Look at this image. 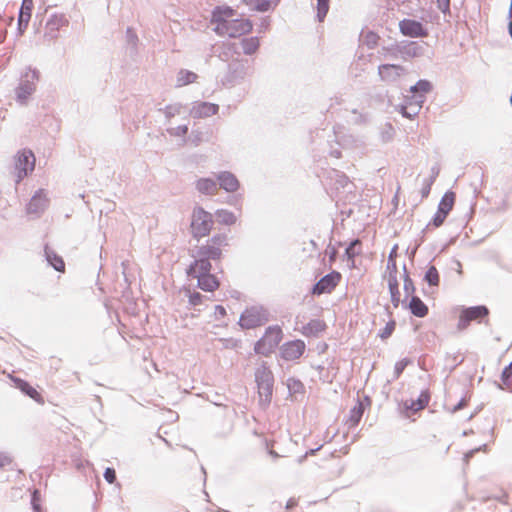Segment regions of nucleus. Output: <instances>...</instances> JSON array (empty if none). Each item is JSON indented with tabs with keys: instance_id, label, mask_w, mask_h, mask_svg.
<instances>
[{
	"instance_id": "nucleus-37",
	"label": "nucleus",
	"mask_w": 512,
	"mask_h": 512,
	"mask_svg": "<svg viewBox=\"0 0 512 512\" xmlns=\"http://www.w3.org/2000/svg\"><path fill=\"white\" fill-rule=\"evenodd\" d=\"M242 47L246 54H252L258 49L259 41L255 37L244 39L242 41Z\"/></svg>"
},
{
	"instance_id": "nucleus-23",
	"label": "nucleus",
	"mask_w": 512,
	"mask_h": 512,
	"mask_svg": "<svg viewBox=\"0 0 512 512\" xmlns=\"http://www.w3.org/2000/svg\"><path fill=\"white\" fill-rule=\"evenodd\" d=\"M218 180L220 187L227 192H235L239 188V182L237 178L229 172H223L219 174Z\"/></svg>"
},
{
	"instance_id": "nucleus-9",
	"label": "nucleus",
	"mask_w": 512,
	"mask_h": 512,
	"mask_svg": "<svg viewBox=\"0 0 512 512\" xmlns=\"http://www.w3.org/2000/svg\"><path fill=\"white\" fill-rule=\"evenodd\" d=\"M489 311L486 306H474L462 309L459 314L458 330H465L472 321H480L487 317Z\"/></svg>"
},
{
	"instance_id": "nucleus-27",
	"label": "nucleus",
	"mask_w": 512,
	"mask_h": 512,
	"mask_svg": "<svg viewBox=\"0 0 512 512\" xmlns=\"http://www.w3.org/2000/svg\"><path fill=\"white\" fill-rule=\"evenodd\" d=\"M196 187L199 192L207 195H214L217 193V184L210 178H201L197 181Z\"/></svg>"
},
{
	"instance_id": "nucleus-31",
	"label": "nucleus",
	"mask_w": 512,
	"mask_h": 512,
	"mask_svg": "<svg viewBox=\"0 0 512 512\" xmlns=\"http://www.w3.org/2000/svg\"><path fill=\"white\" fill-rule=\"evenodd\" d=\"M279 0H244V2L257 11H267L275 6Z\"/></svg>"
},
{
	"instance_id": "nucleus-26",
	"label": "nucleus",
	"mask_w": 512,
	"mask_h": 512,
	"mask_svg": "<svg viewBox=\"0 0 512 512\" xmlns=\"http://www.w3.org/2000/svg\"><path fill=\"white\" fill-rule=\"evenodd\" d=\"M198 79V75L192 71L181 69L177 73L176 86L183 87L192 83H195Z\"/></svg>"
},
{
	"instance_id": "nucleus-6",
	"label": "nucleus",
	"mask_w": 512,
	"mask_h": 512,
	"mask_svg": "<svg viewBox=\"0 0 512 512\" xmlns=\"http://www.w3.org/2000/svg\"><path fill=\"white\" fill-rule=\"evenodd\" d=\"M269 320L268 312L261 306L246 308L240 316L239 325L244 329H254Z\"/></svg>"
},
{
	"instance_id": "nucleus-29",
	"label": "nucleus",
	"mask_w": 512,
	"mask_h": 512,
	"mask_svg": "<svg viewBox=\"0 0 512 512\" xmlns=\"http://www.w3.org/2000/svg\"><path fill=\"white\" fill-rule=\"evenodd\" d=\"M45 254L48 262L59 272L65 271V263L61 256L57 255L54 251L46 247Z\"/></svg>"
},
{
	"instance_id": "nucleus-53",
	"label": "nucleus",
	"mask_w": 512,
	"mask_h": 512,
	"mask_svg": "<svg viewBox=\"0 0 512 512\" xmlns=\"http://www.w3.org/2000/svg\"><path fill=\"white\" fill-rule=\"evenodd\" d=\"M509 16L510 17L512 16V0H511L510 8H509Z\"/></svg>"
},
{
	"instance_id": "nucleus-43",
	"label": "nucleus",
	"mask_w": 512,
	"mask_h": 512,
	"mask_svg": "<svg viewBox=\"0 0 512 512\" xmlns=\"http://www.w3.org/2000/svg\"><path fill=\"white\" fill-rule=\"evenodd\" d=\"M299 504V501L297 498H290L285 506V509L287 512H291L294 508H297Z\"/></svg>"
},
{
	"instance_id": "nucleus-20",
	"label": "nucleus",
	"mask_w": 512,
	"mask_h": 512,
	"mask_svg": "<svg viewBox=\"0 0 512 512\" xmlns=\"http://www.w3.org/2000/svg\"><path fill=\"white\" fill-rule=\"evenodd\" d=\"M16 387L39 404H44L43 396L32 387L27 381L20 378L13 379Z\"/></svg>"
},
{
	"instance_id": "nucleus-19",
	"label": "nucleus",
	"mask_w": 512,
	"mask_h": 512,
	"mask_svg": "<svg viewBox=\"0 0 512 512\" xmlns=\"http://www.w3.org/2000/svg\"><path fill=\"white\" fill-rule=\"evenodd\" d=\"M327 328V325L322 319H313L304 325L300 332L306 337H317L323 333Z\"/></svg>"
},
{
	"instance_id": "nucleus-35",
	"label": "nucleus",
	"mask_w": 512,
	"mask_h": 512,
	"mask_svg": "<svg viewBox=\"0 0 512 512\" xmlns=\"http://www.w3.org/2000/svg\"><path fill=\"white\" fill-rule=\"evenodd\" d=\"M501 381L503 389L512 391V362L503 370Z\"/></svg>"
},
{
	"instance_id": "nucleus-52",
	"label": "nucleus",
	"mask_w": 512,
	"mask_h": 512,
	"mask_svg": "<svg viewBox=\"0 0 512 512\" xmlns=\"http://www.w3.org/2000/svg\"><path fill=\"white\" fill-rule=\"evenodd\" d=\"M509 33H510V35L512 37V21L509 24Z\"/></svg>"
},
{
	"instance_id": "nucleus-10",
	"label": "nucleus",
	"mask_w": 512,
	"mask_h": 512,
	"mask_svg": "<svg viewBox=\"0 0 512 512\" xmlns=\"http://www.w3.org/2000/svg\"><path fill=\"white\" fill-rule=\"evenodd\" d=\"M341 280V274L337 271L322 277L313 287L312 293L314 295H321L325 293H331Z\"/></svg>"
},
{
	"instance_id": "nucleus-13",
	"label": "nucleus",
	"mask_w": 512,
	"mask_h": 512,
	"mask_svg": "<svg viewBox=\"0 0 512 512\" xmlns=\"http://www.w3.org/2000/svg\"><path fill=\"white\" fill-rule=\"evenodd\" d=\"M49 199L43 189L38 190L27 205V213L39 215L48 206Z\"/></svg>"
},
{
	"instance_id": "nucleus-18",
	"label": "nucleus",
	"mask_w": 512,
	"mask_h": 512,
	"mask_svg": "<svg viewBox=\"0 0 512 512\" xmlns=\"http://www.w3.org/2000/svg\"><path fill=\"white\" fill-rule=\"evenodd\" d=\"M218 109H219V107L216 104L200 102V103H196L192 107L191 114L195 118L209 117V116L217 114Z\"/></svg>"
},
{
	"instance_id": "nucleus-25",
	"label": "nucleus",
	"mask_w": 512,
	"mask_h": 512,
	"mask_svg": "<svg viewBox=\"0 0 512 512\" xmlns=\"http://www.w3.org/2000/svg\"><path fill=\"white\" fill-rule=\"evenodd\" d=\"M411 313L419 318L425 317L428 312V306L417 296H413L409 303Z\"/></svg>"
},
{
	"instance_id": "nucleus-11",
	"label": "nucleus",
	"mask_w": 512,
	"mask_h": 512,
	"mask_svg": "<svg viewBox=\"0 0 512 512\" xmlns=\"http://www.w3.org/2000/svg\"><path fill=\"white\" fill-rule=\"evenodd\" d=\"M305 349L304 341L297 339L284 343L280 349V354L286 361H295L303 355Z\"/></svg>"
},
{
	"instance_id": "nucleus-2",
	"label": "nucleus",
	"mask_w": 512,
	"mask_h": 512,
	"mask_svg": "<svg viewBox=\"0 0 512 512\" xmlns=\"http://www.w3.org/2000/svg\"><path fill=\"white\" fill-rule=\"evenodd\" d=\"M283 331L278 325L269 326L263 336L255 343L254 351L263 356H270L282 341Z\"/></svg>"
},
{
	"instance_id": "nucleus-47",
	"label": "nucleus",
	"mask_w": 512,
	"mask_h": 512,
	"mask_svg": "<svg viewBox=\"0 0 512 512\" xmlns=\"http://www.w3.org/2000/svg\"><path fill=\"white\" fill-rule=\"evenodd\" d=\"M467 405V401L465 399H462L458 404L457 406H455V408L453 409L454 411H457L463 407H465Z\"/></svg>"
},
{
	"instance_id": "nucleus-28",
	"label": "nucleus",
	"mask_w": 512,
	"mask_h": 512,
	"mask_svg": "<svg viewBox=\"0 0 512 512\" xmlns=\"http://www.w3.org/2000/svg\"><path fill=\"white\" fill-rule=\"evenodd\" d=\"M431 83L427 80H419L414 86L411 87L410 91L415 95L412 96L413 99L422 98L424 100V95L431 90Z\"/></svg>"
},
{
	"instance_id": "nucleus-36",
	"label": "nucleus",
	"mask_w": 512,
	"mask_h": 512,
	"mask_svg": "<svg viewBox=\"0 0 512 512\" xmlns=\"http://www.w3.org/2000/svg\"><path fill=\"white\" fill-rule=\"evenodd\" d=\"M361 254V241L356 239L350 243V245L346 249V255L349 260L354 263V259L356 256Z\"/></svg>"
},
{
	"instance_id": "nucleus-38",
	"label": "nucleus",
	"mask_w": 512,
	"mask_h": 512,
	"mask_svg": "<svg viewBox=\"0 0 512 512\" xmlns=\"http://www.w3.org/2000/svg\"><path fill=\"white\" fill-rule=\"evenodd\" d=\"M425 280L432 286L439 285V273L435 266H430L425 274Z\"/></svg>"
},
{
	"instance_id": "nucleus-51",
	"label": "nucleus",
	"mask_w": 512,
	"mask_h": 512,
	"mask_svg": "<svg viewBox=\"0 0 512 512\" xmlns=\"http://www.w3.org/2000/svg\"><path fill=\"white\" fill-rule=\"evenodd\" d=\"M37 495H38V492H37V491H35V492L33 493V502H35V501L37 500Z\"/></svg>"
},
{
	"instance_id": "nucleus-45",
	"label": "nucleus",
	"mask_w": 512,
	"mask_h": 512,
	"mask_svg": "<svg viewBox=\"0 0 512 512\" xmlns=\"http://www.w3.org/2000/svg\"><path fill=\"white\" fill-rule=\"evenodd\" d=\"M437 4H438V7L439 9L443 12V13H446L449 11V8H450V0H437Z\"/></svg>"
},
{
	"instance_id": "nucleus-32",
	"label": "nucleus",
	"mask_w": 512,
	"mask_h": 512,
	"mask_svg": "<svg viewBox=\"0 0 512 512\" xmlns=\"http://www.w3.org/2000/svg\"><path fill=\"white\" fill-rule=\"evenodd\" d=\"M389 291L391 295V302L393 306L396 308L400 303V291L399 284L396 277H390L388 280Z\"/></svg>"
},
{
	"instance_id": "nucleus-54",
	"label": "nucleus",
	"mask_w": 512,
	"mask_h": 512,
	"mask_svg": "<svg viewBox=\"0 0 512 512\" xmlns=\"http://www.w3.org/2000/svg\"><path fill=\"white\" fill-rule=\"evenodd\" d=\"M187 131H188L187 126H184V127L182 128V132H183V134H186V133H187Z\"/></svg>"
},
{
	"instance_id": "nucleus-17",
	"label": "nucleus",
	"mask_w": 512,
	"mask_h": 512,
	"mask_svg": "<svg viewBox=\"0 0 512 512\" xmlns=\"http://www.w3.org/2000/svg\"><path fill=\"white\" fill-rule=\"evenodd\" d=\"M34 7L33 0H23L22 5L19 12V18H18V27L20 33H23V31L27 28L28 23L31 19L32 10Z\"/></svg>"
},
{
	"instance_id": "nucleus-49",
	"label": "nucleus",
	"mask_w": 512,
	"mask_h": 512,
	"mask_svg": "<svg viewBox=\"0 0 512 512\" xmlns=\"http://www.w3.org/2000/svg\"><path fill=\"white\" fill-rule=\"evenodd\" d=\"M269 454L274 458L279 457V454L276 451H274L272 448L269 450Z\"/></svg>"
},
{
	"instance_id": "nucleus-22",
	"label": "nucleus",
	"mask_w": 512,
	"mask_h": 512,
	"mask_svg": "<svg viewBox=\"0 0 512 512\" xmlns=\"http://www.w3.org/2000/svg\"><path fill=\"white\" fill-rule=\"evenodd\" d=\"M198 279V286L200 289L208 292H213L219 287V281L213 274L205 273L196 276Z\"/></svg>"
},
{
	"instance_id": "nucleus-30",
	"label": "nucleus",
	"mask_w": 512,
	"mask_h": 512,
	"mask_svg": "<svg viewBox=\"0 0 512 512\" xmlns=\"http://www.w3.org/2000/svg\"><path fill=\"white\" fill-rule=\"evenodd\" d=\"M454 203H455V193L452 191H448L443 195V197L438 205V210L441 212H444L448 215L449 212L453 209Z\"/></svg>"
},
{
	"instance_id": "nucleus-16",
	"label": "nucleus",
	"mask_w": 512,
	"mask_h": 512,
	"mask_svg": "<svg viewBox=\"0 0 512 512\" xmlns=\"http://www.w3.org/2000/svg\"><path fill=\"white\" fill-rule=\"evenodd\" d=\"M423 104V99H413L407 98L406 104L399 106V112L402 114L403 117L407 119H414L420 112Z\"/></svg>"
},
{
	"instance_id": "nucleus-39",
	"label": "nucleus",
	"mask_w": 512,
	"mask_h": 512,
	"mask_svg": "<svg viewBox=\"0 0 512 512\" xmlns=\"http://www.w3.org/2000/svg\"><path fill=\"white\" fill-rule=\"evenodd\" d=\"M395 328H396V321L394 319L389 320L386 323L385 327L380 331L379 337L382 340L388 339L395 331Z\"/></svg>"
},
{
	"instance_id": "nucleus-3",
	"label": "nucleus",
	"mask_w": 512,
	"mask_h": 512,
	"mask_svg": "<svg viewBox=\"0 0 512 512\" xmlns=\"http://www.w3.org/2000/svg\"><path fill=\"white\" fill-rule=\"evenodd\" d=\"M36 158L29 149H22L14 157L15 182L20 183L25 177L34 171Z\"/></svg>"
},
{
	"instance_id": "nucleus-40",
	"label": "nucleus",
	"mask_w": 512,
	"mask_h": 512,
	"mask_svg": "<svg viewBox=\"0 0 512 512\" xmlns=\"http://www.w3.org/2000/svg\"><path fill=\"white\" fill-rule=\"evenodd\" d=\"M329 1L330 0H317V16L320 21L324 19L329 10Z\"/></svg>"
},
{
	"instance_id": "nucleus-12",
	"label": "nucleus",
	"mask_w": 512,
	"mask_h": 512,
	"mask_svg": "<svg viewBox=\"0 0 512 512\" xmlns=\"http://www.w3.org/2000/svg\"><path fill=\"white\" fill-rule=\"evenodd\" d=\"M400 31L403 35L408 37H425L427 36V30L423 24L413 19H403L399 23Z\"/></svg>"
},
{
	"instance_id": "nucleus-7",
	"label": "nucleus",
	"mask_w": 512,
	"mask_h": 512,
	"mask_svg": "<svg viewBox=\"0 0 512 512\" xmlns=\"http://www.w3.org/2000/svg\"><path fill=\"white\" fill-rule=\"evenodd\" d=\"M39 79V73L36 69L28 68L22 76L21 82L16 89L17 100L24 104L26 100L35 91V83Z\"/></svg>"
},
{
	"instance_id": "nucleus-33",
	"label": "nucleus",
	"mask_w": 512,
	"mask_h": 512,
	"mask_svg": "<svg viewBox=\"0 0 512 512\" xmlns=\"http://www.w3.org/2000/svg\"><path fill=\"white\" fill-rule=\"evenodd\" d=\"M363 412H364L363 405L361 402H358V404L350 410V414H349L347 423L351 427L356 426L360 422Z\"/></svg>"
},
{
	"instance_id": "nucleus-50",
	"label": "nucleus",
	"mask_w": 512,
	"mask_h": 512,
	"mask_svg": "<svg viewBox=\"0 0 512 512\" xmlns=\"http://www.w3.org/2000/svg\"><path fill=\"white\" fill-rule=\"evenodd\" d=\"M7 461L6 458L0 456V468L5 465V462Z\"/></svg>"
},
{
	"instance_id": "nucleus-1",
	"label": "nucleus",
	"mask_w": 512,
	"mask_h": 512,
	"mask_svg": "<svg viewBox=\"0 0 512 512\" xmlns=\"http://www.w3.org/2000/svg\"><path fill=\"white\" fill-rule=\"evenodd\" d=\"M235 16V10L228 6L215 8L211 19L212 24L215 26V32L220 36L232 38L250 33L253 28L251 21L243 18H234Z\"/></svg>"
},
{
	"instance_id": "nucleus-8",
	"label": "nucleus",
	"mask_w": 512,
	"mask_h": 512,
	"mask_svg": "<svg viewBox=\"0 0 512 512\" xmlns=\"http://www.w3.org/2000/svg\"><path fill=\"white\" fill-rule=\"evenodd\" d=\"M226 237L217 235L212 237L206 245L199 248L198 256L205 257L209 260H219L222 255V247L226 246Z\"/></svg>"
},
{
	"instance_id": "nucleus-44",
	"label": "nucleus",
	"mask_w": 512,
	"mask_h": 512,
	"mask_svg": "<svg viewBox=\"0 0 512 512\" xmlns=\"http://www.w3.org/2000/svg\"><path fill=\"white\" fill-rule=\"evenodd\" d=\"M189 301L194 306L199 305L202 303V296L200 293L195 292L190 295Z\"/></svg>"
},
{
	"instance_id": "nucleus-48",
	"label": "nucleus",
	"mask_w": 512,
	"mask_h": 512,
	"mask_svg": "<svg viewBox=\"0 0 512 512\" xmlns=\"http://www.w3.org/2000/svg\"><path fill=\"white\" fill-rule=\"evenodd\" d=\"M431 183H428L427 187L423 190V196L427 197L430 192Z\"/></svg>"
},
{
	"instance_id": "nucleus-42",
	"label": "nucleus",
	"mask_w": 512,
	"mask_h": 512,
	"mask_svg": "<svg viewBox=\"0 0 512 512\" xmlns=\"http://www.w3.org/2000/svg\"><path fill=\"white\" fill-rule=\"evenodd\" d=\"M104 478L105 480L112 484L115 482L116 480V472L113 468H106L105 472H104Z\"/></svg>"
},
{
	"instance_id": "nucleus-4",
	"label": "nucleus",
	"mask_w": 512,
	"mask_h": 512,
	"mask_svg": "<svg viewBox=\"0 0 512 512\" xmlns=\"http://www.w3.org/2000/svg\"><path fill=\"white\" fill-rule=\"evenodd\" d=\"M255 378L258 387L260 402L267 405L271 401L273 393L274 377L270 368L263 364L257 368Z\"/></svg>"
},
{
	"instance_id": "nucleus-14",
	"label": "nucleus",
	"mask_w": 512,
	"mask_h": 512,
	"mask_svg": "<svg viewBox=\"0 0 512 512\" xmlns=\"http://www.w3.org/2000/svg\"><path fill=\"white\" fill-rule=\"evenodd\" d=\"M378 73L383 81L393 82L405 73V69L401 65L383 64L379 66Z\"/></svg>"
},
{
	"instance_id": "nucleus-21",
	"label": "nucleus",
	"mask_w": 512,
	"mask_h": 512,
	"mask_svg": "<svg viewBox=\"0 0 512 512\" xmlns=\"http://www.w3.org/2000/svg\"><path fill=\"white\" fill-rule=\"evenodd\" d=\"M198 257L199 258L196 259L188 269V274L192 277H196L200 274L209 273L212 268L209 259L201 256Z\"/></svg>"
},
{
	"instance_id": "nucleus-46",
	"label": "nucleus",
	"mask_w": 512,
	"mask_h": 512,
	"mask_svg": "<svg viewBox=\"0 0 512 512\" xmlns=\"http://www.w3.org/2000/svg\"><path fill=\"white\" fill-rule=\"evenodd\" d=\"M215 313L218 314L221 317H224L226 315V310L223 306L217 305L215 307Z\"/></svg>"
},
{
	"instance_id": "nucleus-15",
	"label": "nucleus",
	"mask_w": 512,
	"mask_h": 512,
	"mask_svg": "<svg viewBox=\"0 0 512 512\" xmlns=\"http://www.w3.org/2000/svg\"><path fill=\"white\" fill-rule=\"evenodd\" d=\"M430 395L427 391L421 392L416 400H406L403 403L406 416H410V412L415 413L423 410L429 403Z\"/></svg>"
},
{
	"instance_id": "nucleus-24",
	"label": "nucleus",
	"mask_w": 512,
	"mask_h": 512,
	"mask_svg": "<svg viewBox=\"0 0 512 512\" xmlns=\"http://www.w3.org/2000/svg\"><path fill=\"white\" fill-rule=\"evenodd\" d=\"M67 23L68 22L63 15H52L46 23V33H48L51 37H54L55 33L62 27L66 26Z\"/></svg>"
},
{
	"instance_id": "nucleus-34",
	"label": "nucleus",
	"mask_w": 512,
	"mask_h": 512,
	"mask_svg": "<svg viewBox=\"0 0 512 512\" xmlns=\"http://www.w3.org/2000/svg\"><path fill=\"white\" fill-rule=\"evenodd\" d=\"M217 222L223 225H233L236 222V216L227 210L221 209L216 212Z\"/></svg>"
},
{
	"instance_id": "nucleus-5",
	"label": "nucleus",
	"mask_w": 512,
	"mask_h": 512,
	"mask_svg": "<svg viewBox=\"0 0 512 512\" xmlns=\"http://www.w3.org/2000/svg\"><path fill=\"white\" fill-rule=\"evenodd\" d=\"M213 225L212 215L203 208H196L192 213L191 233L195 238L207 236Z\"/></svg>"
},
{
	"instance_id": "nucleus-41",
	"label": "nucleus",
	"mask_w": 512,
	"mask_h": 512,
	"mask_svg": "<svg viewBox=\"0 0 512 512\" xmlns=\"http://www.w3.org/2000/svg\"><path fill=\"white\" fill-rule=\"evenodd\" d=\"M446 217H447L446 213L437 210V212L435 213V215L432 219V224L435 227H440L444 223Z\"/></svg>"
}]
</instances>
